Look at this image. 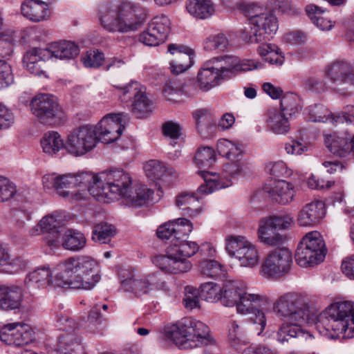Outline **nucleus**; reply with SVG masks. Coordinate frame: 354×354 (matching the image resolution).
<instances>
[{"instance_id":"f257e3e1","label":"nucleus","mask_w":354,"mask_h":354,"mask_svg":"<svg viewBox=\"0 0 354 354\" xmlns=\"http://www.w3.org/2000/svg\"><path fill=\"white\" fill-rule=\"evenodd\" d=\"M273 310L278 317L285 319L277 331L279 342L284 343L290 338L299 337H311L304 326L316 318L317 312L309 306L306 297L295 292L284 294L274 303Z\"/></svg>"},{"instance_id":"f03ea898","label":"nucleus","mask_w":354,"mask_h":354,"mask_svg":"<svg viewBox=\"0 0 354 354\" xmlns=\"http://www.w3.org/2000/svg\"><path fill=\"white\" fill-rule=\"evenodd\" d=\"M99 21L109 32L129 33L137 31L145 22L147 15L138 3L118 0L115 3L104 1L99 6Z\"/></svg>"},{"instance_id":"7ed1b4c3","label":"nucleus","mask_w":354,"mask_h":354,"mask_svg":"<svg viewBox=\"0 0 354 354\" xmlns=\"http://www.w3.org/2000/svg\"><path fill=\"white\" fill-rule=\"evenodd\" d=\"M55 283L61 288L90 290L102 278L100 263L87 255L69 257L59 264Z\"/></svg>"},{"instance_id":"20e7f679","label":"nucleus","mask_w":354,"mask_h":354,"mask_svg":"<svg viewBox=\"0 0 354 354\" xmlns=\"http://www.w3.org/2000/svg\"><path fill=\"white\" fill-rule=\"evenodd\" d=\"M223 304L227 307L236 306L238 313L252 314L251 319L260 326V335L266 326L265 313L256 306L270 302L265 295L251 293L246 283L240 280H226L223 285Z\"/></svg>"},{"instance_id":"39448f33","label":"nucleus","mask_w":354,"mask_h":354,"mask_svg":"<svg viewBox=\"0 0 354 354\" xmlns=\"http://www.w3.org/2000/svg\"><path fill=\"white\" fill-rule=\"evenodd\" d=\"M319 333L330 339L354 337V303L348 301L331 304L321 314L317 326Z\"/></svg>"},{"instance_id":"423d86ee","label":"nucleus","mask_w":354,"mask_h":354,"mask_svg":"<svg viewBox=\"0 0 354 354\" xmlns=\"http://www.w3.org/2000/svg\"><path fill=\"white\" fill-rule=\"evenodd\" d=\"M164 334L167 339L172 342L180 349L184 350L193 349L214 342L208 326L191 317H186L176 324L166 326Z\"/></svg>"},{"instance_id":"0eeeda50","label":"nucleus","mask_w":354,"mask_h":354,"mask_svg":"<svg viewBox=\"0 0 354 354\" xmlns=\"http://www.w3.org/2000/svg\"><path fill=\"white\" fill-rule=\"evenodd\" d=\"M131 185L130 174L123 169L104 171L94 174L90 194L103 203H110L119 198L123 200Z\"/></svg>"},{"instance_id":"6e6552de","label":"nucleus","mask_w":354,"mask_h":354,"mask_svg":"<svg viewBox=\"0 0 354 354\" xmlns=\"http://www.w3.org/2000/svg\"><path fill=\"white\" fill-rule=\"evenodd\" d=\"M199 250L194 241L181 240L174 242L167 249L165 255H158L153 259V264L165 273L181 274L189 272L192 263L188 260Z\"/></svg>"},{"instance_id":"1a4fd4ad","label":"nucleus","mask_w":354,"mask_h":354,"mask_svg":"<svg viewBox=\"0 0 354 354\" xmlns=\"http://www.w3.org/2000/svg\"><path fill=\"white\" fill-rule=\"evenodd\" d=\"M250 31L244 30L241 38L247 43H259L274 35L279 28L278 19L271 11L258 3L248 5Z\"/></svg>"},{"instance_id":"9d476101","label":"nucleus","mask_w":354,"mask_h":354,"mask_svg":"<svg viewBox=\"0 0 354 354\" xmlns=\"http://www.w3.org/2000/svg\"><path fill=\"white\" fill-rule=\"evenodd\" d=\"M121 288L140 298L164 286V282L156 273L139 275L131 267L122 268L119 272Z\"/></svg>"},{"instance_id":"9b49d317","label":"nucleus","mask_w":354,"mask_h":354,"mask_svg":"<svg viewBox=\"0 0 354 354\" xmlns=\"http://www.w3.org/2000/svg\"><path fill=\"white\" fill-rule=\"evenodd\" d=\"M324 241L317 231L307 233L300 241L295 254L297 264L306 268L317 265L324 259L326 255Z\"/></svg>"},{"instance_id":"f8f14e48","label":"nucleus","mask_w":354,"mask_h":354,"mask_svg":"<svg viewBox=\"0 0 354 354\" xmlns=\"http://www.w3.org/2000/svg\"><path fill=\"white\" fill-rule=\"evenodd\" d=\"M32 113L39 121L46 125L57 126L65 120V114L53 95L39 93L30 102Z\"/></svg>"},{"instance_id":"ddd939ff","label":"nucleus","mask_w":354,"mask_h":354,"mask_svg":"<svg viewBox=\"0 0 354 354\" xmlns=\"http://www.w3.org/2000/svg\"><path fill=\"white\" fill-rule=\"evenodd\" d=\"M93 180L94 173L89 171L59 175L58 192L64 197L81 200L88 192L90 194Z\"/></svg>"},{"instance_id":"4468645a","label":"nucleus","mask_w":354,"mask_h":354,"mask_svg":"<svg viewBox=\"0 0 354 354\" xmlns=\"http://www.w3.org/2000/svg\"><path fill=\"white\" fill-rule=\"evenodd\" d=\"M293 223L289 215H272L259 220L257 230L258 240L264 245L274 246L281 244L285 236L278 230L288 229Z\"/></svg>"},{"instance_id":"2eb2a0df","label":"nucleus","mask_w":354,"mask_h":354,"mask_svg":"<svg viewBox=\"0 0 354 354\" xmlns=\"http://www.w3.org/2000/svg\"><path fill=\"white\" fill-rule=\"evenodd\" d=\"M226 250L238 260L242 267L254 268L260 260L257 246L243 236H230L226 239Z\"/></svg>"},{"instance_id":"dca6fc26","label":"nucleus","mask_w":354,"mask_h":354,"mask_svg":"<svg viewBox=\"0 0 354 354\" xmlns=\"http://www.w3.org/2000/svg\"><path fill=\"white\" fill-rule=\"evenodd\" d=\"M292 264L291 252L286 248H277L266 256L260 273L267 279H279L290 272Z\"/></svg>"},{"instance_id":"f3484780","label":"nucleus","mask_w":354,"mask_h":354,"mask_svg":"<svg viewBox=\"0 0 354 354\" xmlns=\"http://www.w3.org/2000/svg\"><path fill=\"white\" fill-rule=\"evenodd\" d=\"M93 126L86 124L71 131L65 142V149L72 155L82 156L93 150L97 145V136Z\"/></svg>"},{"instance_id":"a211bd4d","label":"nucleus","mask_w":354,"mask_h":354,"mask_svg":"<svg viewBox=\"0 0 354 354\" xmlns=\"http://www.w3.org/2000/svg\"><path fill=\"white\" fill-rule=\"evenodd\" d=\"M129 115L124 113H112L104 116L93 126L97 136V142L109 144L116 141L122 135Z\"/></svg>"},{"instance_id":"6ab92c4d","label":"nucleus","mask_w":354,"mask_h":354,"mask_svg":"<svg viewBox=\"0 0 354 354\" xmlns=\"http://www.w3.org/2000/svg\"><path fill=\"white\" fill-rule=\"evenodd\" d=\"M229 75L230 69L225 57L213 58L199 71L197 76L198 86L203 91H209Z\"/></svg>"},{"instance_id":"aec40b11","label":"nucleus","mask_w":354,"mask_h":354,"mask_svg":"<svg viewBox=\"0 0 354 354\" xmlns=\"http://www.w3.org/2000/svg\"><path fill=\"white\" fill-rule=\"evenodd\" d=\"M171 22L167 16L159 15L151 19L139 40L147 46H155L163 43L170 31Z\"/></svg>"},{"instance_id":"412c9836","label":"nucleus","mask_w":354,"mask_h":354,"mask_svg":"<svg viewBox=\"0 0 354 354\" xmlns=\"http://www.w3.org/2000/svg\"><path fill=\"white\" fill-rule=\"evenodd\" d=\"M34 339L31 327L22 322H14L4 325L0 329V340L8 345L23 346Z\"/></svg>"},{"instance_id":"4be33fe9","label":"nucleus","mask_w":354,"mask_h":354,"mask_svg":"<svg viewBox=\"0 0 354 354\" xmlns=\"http://www.w3.org/2000/svg\"><path fill=\"white\" fill-rule=\"evenodd\" d=\"M306 117L312 122H326L332 124L346 122L354 124V106H348L342 115H335L332 114L324 106L314 104L306 109Z\"/></svg>"},{"instance_id":"5701e85b","label":"nucleus","mask_w":354,"mask_h":354,"mask_svg":"<svg viewBox=\"0 0 354 354\" xmlns=\"http://www.w3.org/2000/svg\"><path fill=\"white\" fill-rule=\"evenodd\" d=\"M146 176L159 187L169 185L177 178L175 169L158 160L147 161L144 165Z\"/></svg>"},{"instance_id":"b1692460","label":"nucleus","mask_w":354,"mask_h":354,"mask_svg":"<svg viewBox=\"0 0 354 354\" xmlns=\"http://www.w3.org/2000/svg\"><path fill=\"white\" fill-rule=\"evenodd\" d=\"M51 57L49 49L33 48L24 56L23 63L26 68L32 74L47 77L46 62Z\"/></svg>"},{"instance_id":"393cba45","label":"nucleus","mask_w":354,"mask_h":354,"mask_svg":"<svg viewBox=\"0 0 354 354\" xmlns=\"http://www.w3.org/2000/svg\"><path fill=\"white\" fill-rule=\"evenodd\" d=\"M168 52L174 57L169 62V68L173 74L178 75L192 66L194 53L190 48L182 44H171L168 46Z\"/></svg>"},{"instance_id":"a878e982","label":"nucleus","mask_w":354,"mask_h":354,"mask_svg":"<svg viewBox=\"0 0 354 354\" xmlns=\"http://www.w3.org/2000/svg\"><path fill=\"white\" fill-rule=\"evenodd\" d=\"M326 205L321 200H315L306 204L299 211L297 223L300 226L313 227L318 224L325 216Z\"/></svg>"},{"instance_id":"bb28decb","label":"nucleus","mask_w":354,"mask_h":354,"mask_svg":"<svg viewBox=\"0 0 354 354\" xmlns=\"http://www.w3.org/2000/svg\"><path fill=\"white\" fill-rule=\"evenodd\" d=\"M22 15L33 22L47 21L50 18L51 11L47 3L41 0H26L21 3Z\"/></svg>"},{"instance_id":"cd10ccee","label":"nucleus","mask_w":354,"mask_h":354,"mask_svg":"<svg viewBox=\"0 0 354 354\" xmlns=\"http://www.w3.org/2000/svg\"><path fill=\"white\" fill-rule=\"evenodd\" d=\"M325 76L336 86L354 84V71L348 64L343 62H336L329 65L326 68Z\"/></svg>"},{"instance_id":"c85d7f7f","label":"nucleus","mask_w":354,"mask_h":354,"mask_svg":"<svg viewBox=\"0 0 354 354\" xmlns=\"http://www.w3.org/2000/svg\"><path fill=\"white\" fill-rule=\"evenodd\" d=\"M57 273L54 277L52 276V271L48 266H39L30 272L26 278L25 282L28 287L44 289L52 286L59 287L55 283Z\"/></svg>"},{"instance_id":"c756f323","label":"nucleus","mask_w":354,"mask_h":354,"mask_svg":"<svg viewBox=\"0 0 354 354\" xmlns=\"http://www.w3.org/2000/svg\"><path fill=\"white\" fill-rule=\"evenodd\" d=\"M263 190L270 194L274 201L283 205L292 202L296 194L292 183L279 180L274 181L272 185L266 184Z\"/></svg>"},{"instance_id":"7c9ffc66","label":"nucleus","mask_w":354,"mask_h":354,"mask_svg":"<svg viewBox=\"0 0 354 354\" xmlns=\"http://www.w3.org/2000/svg\"><path fill=\"white\" fill-rule=\"evenodd\" d=\"M198 132L203 137H209L216 132V117L208 109H199L192 113Z\"/></svg>"},{"instance_id":"2f4dec72","label":"nucleus","mask_w":354,"mask_h":354,"mask_svg":"<svg viewBox=\"0 0 354 354\" xmlns=\"http://www.w3.org/2000/svg\"><path fill=\"white\" fill-rule=\"evenodd\" d=\"M153 191L145 185L131 187L123 201L127 205L140 207L149 204L153 199Z\"/></svg>"},{"instance_id":"473e14b6","label":"nucleus","mask_w":354,"mask_h":354,"mask_svg":"<svg viewBox=\"0 0 354 354\" xmlns=\"http://www.w3.org/2000/svg\"><path fill=\"white\" fill-rule=\"evenodd\" d=\"M266 122L268 129L274 134H286L290 129L286 113L279 109H269L266 113Z\"/></svg>"},{"instance_id":"72a5a7b5","label":"nucleus","mask_w":354,"mask_h":354,"mask_svg":"<svg viewBox=\"0 0 354 354\" xmlns=\"http://www.w3.org/2000/svg\"><path fill=\"white\" fill-rule=\"evenodd\" d=\"M21 290L17 287H0V310L19 309L22 303Z\"/></svg>"},{"instance_id":"f704fd0d","label":"nucleus","mask_w":354,"mask_h":354,"mask_svg":"<svg viewBox=\"0 0 354 354\" xmlns=\"http://www.w3.org/2000/svg\"><path fill=\"white\" fill-rule=\"evenodd\" d=\"M306 12L311 21L322 30H330L334 26V22L328 17L326 10L314 4L308 5Z\"/></svg>"},{"instance_id":"c9c22d12","label":"nucleus","mask_w":354,"mask_h":354,"mask_svg":"<svg viewBox=\"0 0 354 354\" xmlns=\"http://www.w3.org/2000/svg\"><path fill=\"white\" fill-rule=\"evenodd\" d=\"M186 9L192 16L199 19L210 17L215 12V6L211 0H187Z\"/></svg>"},{"instance_id":"e433bc0d","label":"nucleus","mask_w":354,"mask_h":354,"mask_svg":"<svg viewBox=\"0 0 354 354\" xmlns=\"http://www.w3.org/2000/svg\"><path fill=\"white\" fill-rule=\"evenodd\" d=\"M58 350L61 354H80L82 346L75 333L65 331L59 337Z\"/></svg>"},{"instance_id":"4c0bfd02","label":"nucleus","mask_w":354,"mask_h":354,"mask_svg":"<svg viewBox=\"0 0 354 354\" xmlns=\"http://www.w3.org/2000/svg\"><path fill=\"white\" fill-rule=\"evenodd\" d=\"M51 57L60 59H71L76 57L80 53L77 45L74 42L63 41L55 43L51 46Z\"/></svg>"},{"instance_id":"58836bf2","label":"nucleus","mask_w":354,"mask_h":354,"mask_svg":"<svg viewBox=\"0 0 354 354\" xmlns=\"http://www.w3.org/2000/svg\"><path fill=\"white\" fill-rule=\"evenodd\" d=\"M176 205L185 210L189 216H194L202 210L199 198L193 193L183 192L176 197Z\"/></svg>"},{"instance_id":"ea45409f","label":"nucleus","mask_w":354,"mask_h":354,"mask_svg":"<svg viewBox=\"0 0 354 354\" xmlns=\"http://www.w3.org/2000/svg\"><path fill=\"white\" fill-rule=\"evenodd\" d=\"M26 261L19 257H10L6 250L0 245V269L14 273L25 268Z\"/></svg>"},{"instance_id":"a19ab883","label":"nucleus","mask_w":354,"mask_h":354,"mask_svg":"<svg viewBox=\"0 0 354 354\" xmlns=\"http://www.w3.org/2000/svg\"><path fill=\"white\" fill-rule=\"evenodd\" d=\"M224 57L226 64H227L230 69V75L234 73L259 69L263 67L262 63L256 59H239L234 57Z\"/></svg>"},{"instance_id":"79ce46f5","label":"nucleus","mask_w":354,"mask_h":354,"mask_svg":"<svg viewBox=\"0 0 354 354\" xmlns=\"http://www.w3.org/2000/svg\"><path fill=\"white\" fill-rule=\"evenodd\" d=\"M86 245L84 234L72 229L64 230L62 234V245L64 248L72 251H78Z\"/></svg>"},{"instance_id":"37998d69","label":"nucleus","mask_w":354,"mask_h":354,"mask_svg":"<svg viewBox=\"0 0 354 354\" xmlns=\"http://www.w3.org/2000/svg\"><path fill=\"white\" fill-rule=\"evenodd\" d=\"M41 146L45 153L53 155L65 148V143L59 133L49 131L41 140Z\"/></svg>"},{"instance_id":"c03bdc74","label":"nucleus","mask_w":354,"mask_h":354,"mask_svg":"<svg viewBox=\"0 0 354 354\" xmlns=\"http://www.w3.org/2000/svg\"><path fill=\"white\" fill-rule=\"evenodd\" d=\"M216 147L219 154L229 160L241 158L242 157L241 146L235 141L221 139L218 141Z\"/></svg>"},{"instance_id":"a18cd8bd","label":"nucleus","mask_w":354,"mask_h":354,"mask_svg":"<svg viewBox=\"0 0 354 354\" xmlns=\"http://www.w3.org/2000/svg\"><path fill=\"white\" fill-rule=\"evenodd\" d=\"M229 40L224 33L211 35L204 42V49L209 52L221 53L227 48Z\"/></svg>"},{"instance_id":"49530a36","label":"nucleus","mask_w":354,"mask_h":354,"mask_svg":"<svg viewBox=\"0 0 354 354\" xmlns=\"http://www.w3.org/2000/svg\"><path fill=\"white\" fill-rule=\"evenodd\" d=\"M115 234V228L107 223L95 225L92 232V239L101 244L109 243Z\"/></svg>"},{"instance_id":"de8ad7c7","label":"nucleus","mask_w":354,"mask_h":354,"mask_svg":"<svg viewBox=\"0 0 354 354\" xmlns=\"http://www.w3.org/2000/svg\"><path fill=\"white\" fill-rule=\"evenodd\" d=\"M131 111L138 118H143L151 112V102L146 95L145 88L133 100Z\"/></svg>"},{"instance_id":"09e8293b","label":"nucleus","mask_w":354,"mask_h":354,"mask_svg":"<svg viewBox=\"0 0 354 354\" xmlns=\"http://www.w3.org/2000/svg\"><path fill=\"white\" fill-rule=\"evenodd\" d=\"M228 339L231 345L238 348L248 343L243 329L236 321H231L227 326Z\"/></svg>"},{"instance_id":"8fccbe9b","label":"nucleus","mask_w":354,"mask_h":354,"mask_svg":"<svg viewBox=\"0 0 354 354\" xmlns=\"http://www.w3.org/2000/svg\"><path fill=\"white\" fill-rule=\"evenodd\" d=\"M200 295L207 301L214 302L221 300L223 303V287L216 283L208 282L201 284Z\"/></svg>"},{"instance_id":"3c124183","label":"nucleus","mask_w":354,"mask_h":354,"mask_svg":"<svg viewBox=\"0 0 354 354\" xmlns=\"http://www.w3.org/2000/svg\"><path fill=\"white\" fill-rule=\"evenodd\" d=\"M200 272L209 277L216 278L225 275L224 267L217 261L203 260L199 264Z\"/></svg>"},{"instance_id":"603ef678","label":"nucleus","mask_w":354,"mask_h":354,"mask_svg":"<svg viewBox=\"0 0 354 354\" xmlns=\"http://www.w3.org/2000/svg\"><path fill=\"white\" fill-rule=\"evenodd\" d=\"M201 175L204 178L205 183L202 184L198 188V192L199 194H211L216 190L228 187L231 185V183L229 180L221 183L220 180H218L216 178H209L208 176H209V174H206L204 171H201Z\"/></svg>"},{"instance_id":"864d4df0","label":"nucleus","mask_w":354,"mask_h":354,"mask_svg":"<svg viewBox=\"0 0 354 354\" xmlns=\"http://www.w3.org/2000/svg\"><path fill=\"white\" fill-rule=\"evenodd\" d=\"M122 102H127L133 100L145 88L138 82H131L122 86H116Z\"/></svg>"},{"instance_id":"5fc2aeb1","label":"nucleus","mask_w":354,"mask_h":354,"mask_svg":"<svg viewBox=\"0 0 354 354\" xmlns=\"http://www.w3.org/2000/svg\"><path fill=\"white\" fill-rule=\"evenodd\" d=\"M195 162L199 167H207L211 166L215 161V152L209 147L198 148L195 155Z\"/></svg>"},{"instance_id":"6e6d98bb","label":"nucleus","mask_w":354,"mask_h":354,"mask_svg":"<svg viewBox=\"0 0 354 354\" xmlns=\"http://www.w3.org/2000/svg\"><path fill=\"white\" fill-rule=\"evenodd\" d=\"M299 108V97L295 94L288 93L282 97L280 102V109L279 110L291 116L292 114L297 113Z\"/></svg>"},{"instance_id":"4d7b16f0","label":"nucleus","mask_w":354,"mask_h":354,"mask_svg":"<svg viewBox=\"0 0 354 354\" xmlns=\"http://www.w3.org/2000/svg\"><path fill=\"white\" fill-rule=\"evenodd\" d=\"M174 239H171V243L182 240L183 238L189 235L192 230V223L185 218H180L174 221Z\"/></svg>"},{"instance_id":"13d9d810","label":"nucleus","mask_w":354,"mask_h":354,"mask_svg":"<svg viewBox=\"0 0 354 354\" xmlns=\"http://www.w3.org/2000/svg\"><path fill=\"white\" fill-rule=\"evenodd\" d=\"M104 60V54L97 50H88L82 57L84 65L88 68H98Z\"/></svg>"},{"instance_id":"bf43d9fd","label":"nucleus","mask_w":354,"mask_h":354,"mask_svg":"<svg viewBox=\"0 0 354 354\" xmlns=\"http://www.w3.org/2000/svg\"><path fill=\"white\" fill-rule=\"evenodd\" d=\"M183 91V84L178 81H169L167 82L163 88V93L166 99L170 102H177V97Z\"/></svg>"},{"instance_id":"052dcab7","label":"nucleus","mask_w":354,"mask_h":354,"mask_svg":"<svg viewBox=\"0 0 354 354\" xmlns=\"http://www.w3.org/2000/svg\"><path fill=\"white\" fill-rule=\"evenodd\" d=\"M267 171L275 178L288 177L291 175L292 172L286 163L283 161H277L269 163L266 166Z\"/></svg>"},{"instance_id":"680f3d73","label":"nucleus","mask_w":354,"mask_h":354,"mask_svg":"<svg viewBox=\"0 0 354 354\" xmlns=\"http://www.w3.org/2000/svg\"><path fill=\"white\" fill-rule=\"evenodd\" d=\"M198 292L194 287L187 286L185 288V294L183 298V303L186 308L192 310L199 307Z\"/></svg>"},{"instance_id":"e2e57ef3","label":"nucleus","mask_w":354,"mask_h":354,"mask_svg":"<svg viewBox=\"0 0 354 354\" xmlns=\"http://www.w3.org/2000/svg\"><path fill=\"white\" fill-rule=\"evenodd\" d=\"M15 192V185L8 178L0 176V202L12 198Z\"/></svg>"},{"instance_id":"0e129e2a","label":"nucleus","mask_w":354,"mask_h":354,"mask_svg":"<svg viewBox=\"0 0 354 354\" xmlns=\"http://www.w3.org/2000/svg\"><path fill=\"white\" fill-rule=\"evenodd\" d=\"M13 82L11 67L6 62L0 60V89L8 87Z\"/></svg>"},{"instance_id":"69168bd1","label":"nucleus","mask_w":354,"mask_h":354,"mask_svg":"<svg viewBox=\"0 0 354 354\" xmlns=\"http://www.w3.org/2000/svg\"><path fill=\"white\" fill-rule=\"evenodd\" d=\"M162 133L164 136L176 140L180 138L182 128L180 125L173 121H167L162 124Z\"/></svg>"},{"instance_id":"338daca9","label":"nucleus","mask_w":354,"mask_h":354,"mask_svg":"<svg viewBox=\"0 0 354 354\" xmlns=\"http://www.w3.org/2000/svg\"><path fill=\"white\" fill-rule=\"evenodd\" d=\"M285 150L288 154L301 155L308 150V146L302 140H292L286 144Z\"/></svg>"},{"instance_id":"774afa93","label":"nucleus","mask_w":354,"mask_h":354,"mask_svg":"<svg viewBox=\"0 0 354 354\" xmlns=\"http://www.w3.org/2000/svg\"><path fill=\"white\" fill-rule=\"evenodd\" d=\"M64 231V230L59 229L47 233L44 238L46 243L52 249L58 248L62 245Z\"/></svg>"}]
</instances>
